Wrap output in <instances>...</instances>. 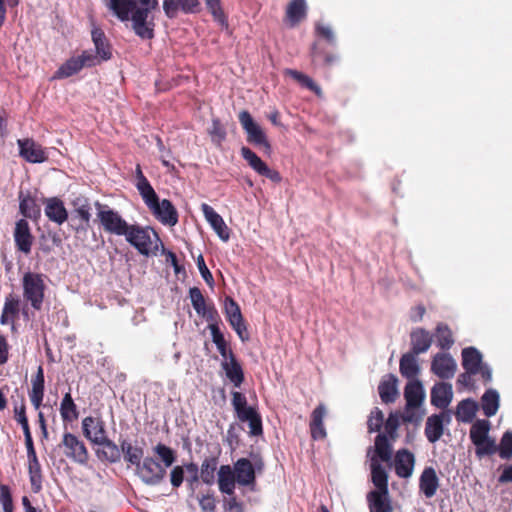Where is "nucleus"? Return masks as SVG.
Wrapping results in <instances>:
<instances>
[{
    "mask_svg": "<svg viewBox=\"0 0 512 512\" xmlns=\"http://www.w3.org/2000/svg\"><path fill=\"white\" fill-rule=\"evenodd\" d=\"M199 505L203 512H215L216 501L213 495L207 494L200 497Z\"/></svg>",
    "mask_w": 512,
    "mask_h": 512,
    "instance_id": "64",
    "label": "nucleus"
},
{
    "mask_svg": "<svg viewBox=\"0 0 512 512\" xmlns=\"http://www.w3.org/2000/svg\"><path fill=\"white\" fill-rule=\"evenodd\" d=\"M457 363L448 353H437L431 362V371L441 379L454 377Z\"/></svg>",
    "mask_w": 512,
    "mask_h": 512,
    "instance_id": "12",
    "label": "nucleus"
},
{
    "mask_svg": "<svg viewBox=\"0 0 512 512\" xmlns=\"http://www.w3.org/2000/svg\"><path fill=\"white\" fill-rule=\"evenodd\" d=\"M14 241L18 250L24 254H29L31 252L33 236L30 232L29 224L25 219H20L16 222Z\"/></svg>",
    "mask_w": 512,
    "mask_h": 512,
    "instance_id": "21",
    "label": "nucleus"
},
{
    "mask_svg": "<svg viewBox=\"0 0 512 512\" xmlns=\"http://www.w3.org/2000/svg\"><path fill=\"white\" fill-rule=\"evenodd\" d=\"M19 199V209L25 217L36 218L39 215V208L37 207L35 200L31 196H24L23 193H20Z\"/></svg>",
    "mask_w": 512,
    "mask_h": 512,
    "instance_id": "49",
    "label": "nucleus"
},
{
    "mask_svg": "<svg viewBox=\"0 0 512 512\" xmlns=\"http://www.w3.org/2000/svg\"><path fill=\"white\" fill-rule=\"evenodd\" d=\"M476 447L475 453L478 458H482L487 455H492L497 451V445L495 440L490 437L481 441L480 444H474Z\"/></svg>",
    "mask_w": 512,
    "mask_h": 512,
    "instance_id": "55",
    "label": "nucleus"
},
{
    "mask_svg": "<svg viewBox=\"0 0 512 512\" xmlns=\"http://www.w3.org/2000/svg\"><path fill=\"white\" fill-rule=\"evenodd\" d=\"M84 436L93 444L107 437L105 423L100 417L87 416L82 420Z\"/></svg>",
    "mask_w": 512,
    "mask_h": 512,
    "instance_id": "14",
    "label": "nucleus"
},
{
    "mask_svg": "<svg viewBox=\"0 0 512 512\" xmlns=\"http://www.w3.org/2000/svg\"><path fill=\"white\" fill-rule=\"evenodd\" d=\"M104 5L121 21L131 20L132 28L142 39L154 37L152 11L158 7L157 0H102Z\"/></svg>",
    "mask_w": 512,
    "mask_h": 512,
    "instance_id": "1",
    "label": "nucleus"
},
{
    "mask_svg": "<svg viewBox=\"0 0 512 512\" xmlns=\"http://www.w3.org/2000/svg\"><path fill=\"white\" fill-rule=\"evenodd\" d=\"M238 484L243 486L253 485L255 482V470L252 463L246 459L241 458L234 464L233 469Z\"/></svg>",
    "mask_w": 512,
    "mask_h": 512,
    "instance_id": "28",
    "label": "nucleus"
},
{
    "mask_svg": "<svg viewBox=\"0 0 512 512\" xmlns=\"http://www.w3.org/2000/svg\"><path fill=\"white\" fill-rule=\"evenodd\" d=\"M207 8L213 15L215 21L220 25L225 26L227 24L226 17L220 5V0H205Z\"/></svg>",
    "mask_w": 512,
    "mask_h": 512,
    "instance_id": "58",
    "label": "nucleus"
},
{
    "mask_svg": "<svg viewBox=\"0 0 512 512\" xmlns=\"http://www.w3.org/2000/svg\"><path fill=\"white\" fill-rule=\"evenodd\" d=\"M154 451L161 458L163 462L162 466L165 467V469L170 467L174 463L175 454L171 448L159 443L155 446Z\"/></svg>",
    "mask_w": 512,
    "mask_h": 512,
    "instance_id": "53",
    "label": "nucleus"
},
{
    "mask_svg": "<svg viewBox=\"0 0 512 512\" xmlns=\"http://www.w3.org/2000/svg\"><path fill=\"white\" fill-rule=\"evenodd\" d=\"M95 62V58H93L89 53H85L83 51L81 55L77 57H71L63 65H61L56 72V77L68 78L77 74L84 67L95 66Z\"/></svg>",
    "mask_w": 512,
    "mask_h": 512,
    "instance_id": "11",
    "label": "nucleus"
},
{
    "mask_svg": "<svg viewBox=\"0 0 512 512\" xmlns=\"http://www.w3.org/2000/svg\"><path fill=\"white\" fill-rule=\"evenodd\" d=\"M64 455L78 464H86L89 458L84 442L76 435L65 432L59 445Z\"/></svg>",
    "mask_w": 512,
    "mask_h": 512,
    "instance_id": "7",
    "label": "nucleus"
},
{
    "mask_svg": "<svg viewBox=\"0 0 512 512\" xmlns=\"http://www.w3.org/2000/svg\"><path fill=\"white\" fill-rule=\"evenodd\" d=\"M239 122L247 133L248 142L263 147L266 151L270 150V144L266 135L259 124H257L249 112L242 111L239 113Z\"/></svg>",
    "mask_w": 512,
    "mask_h": 512,
    "instance_id": "8",
    "label": "nucleus"
},
{
    "mask_svg": "<svg viewBox=\"0 0 512 512\" xmlns=\"http://www.w3.org/2000/svg\"><path fill=\"white\" fill-rule=\"evenodd\" d=\"M398 379L396 376L389 374L379 384L378 391L381 400L384 403H392L398 396Z\"/></svg>",
    "mask_w": 512,
    "mask_h": 512,
    "instance_id": "33",
    "label": "nucleus"
},
{
    "mask_svg": "<svg viewBox=\"0 0 512 512\" xmlns=\"http://www.w3.org/2000/svg\"><path fill=\"white\" fill-rule=\"evenodd\" d=\"M60 414L65 422H72L78 418L77 406L70 393H66L61 401Z\"/></svg>",
    "mask_w": 512,
    "mask_h": 512,
    "instance_id": "45",
    "label": "nucleus"
},
{
    "mask_svg": "<svg viewBox=\"0 0 512 512\" xmlns=\"http://www.w3.org/2000/svg\"><path fill=\"white\" fill-rule=\"evenodd\" d=\"M135 185L148 208L159 199L147 178L140 179V182Z\"/></svg>",
    "mask_w": 512,
    "mask_h": 512,
    "instance_id": "48",
    "label": "nucleus"
},
{
    "mask_svg": "<svg viewBox=\"0 0 512 512\" xmlns=\"http://www.w3.org/2000/svg\"><path fill=\"white\" fill-rule=\"evenodd\" d=\"M92 41L95 46V53L92 50H85V53H89L95 58V66L100 64L102 61H107L111 58V49L107 43V39L103 31L99 28H94L91 32Z\"/></svg>",
    "mask_w": 512,
    "mask_h": 512,
    "instance_id": "18",
    "label": "nucleus"
},
{
    "mask_svg": "<svg viewBox=\"0 0 512 512\" xmlns=\"http://www.w3.org/2000/svg\"><path fill=\"white\" fill-rule=\"evenodd\" d=\"M388 491H371L368 495V501L371 512H391V506L387 499Z\"/></svg>",
    "mask_w": 512,
    "mask_h": 512,
    "instance_id": "39",
    "label": "nucleus"
},
{
    "mask_svg": "<svg viewBox=\"0 0 512 512\" xmlns=\"http://www.w3.org/2000/svg\"><path fill=\"white\" fill-rule=\"evenodd\" d=\"M201 210L206 221L210 224L218 237L222 241L227 242L230 238V231L222 216L206 203L201 205Z\"/></svg>",
    "mask_w": 512,
    "mask_h": 512,
    "instance_id": "16",
    "label": "nucleus"
},
{
    "mask_svg": "<svg viewBox=\"0 0 512 512\" xmlns=\"http://www.w3.org/2000/svg\"><path fill=\"white\" fill-rule=\"evenodd\" d=\"M95 205L98 210L97 216L104 230L117 236H125L130 224L118 212L110 209L108 206L102 205L99 202H96Z\"/></svg>",
    "mask_w": 512,
    "mask_h": 512,
    "instance_id": "4",
    "label": "nucleus"
},
{
    "mask_svg": "<svg viewBox=\"0 0 512 512\" xmlns=\"http://www.w3.org/2000/svg\"><path fill=\"white\" fill-rule=\"evenodd\" d=\"M189 296L192 303V306L196 313L208 321L214 323L217 311L213 306H207L204 296L199 288L193 287L189 290Z\"/></svg>",
    "mask_w": 512,
    "mask_h": 512,
    "instance_id": "22",
    "label": "nucleus"
},
{
    "mask_svg": "<svg viewBox=\"0 0 512 512\" xmlns=\"http://www.w3.org/2000/svg\"><path fill=\"white\" fill-rule=\"evenodd\" d=\"M232 405L237 414V417L243 415V413L247 410L253 409V407L247 406V399L245 395L237 391L232 392Z\"/></svg>",
    "mask_w": 512,
    "mask_h": 512,
    "instance_id": "57",
    "label": "nucleus"
},
{
    "mask_svg": "<svg viewBox=\"0 0 512 512\" xmlns=\"http://www.w3.org/2000/svg\"><path fill=\"white\" fill-rule=\"evenodd\" d=\"M490 422L479 419L473 423L470 429V439L473 444H480L481 441L489 438Z\"/></svg>",
    "mask_w": 512,
    "mask_h": 512,
    "instance_id": "44",
    "label": "nucleus"
},
{
    "mask_svg": "<svg viewBox=\"0 0 512 512\" xmlns=\"http://www.w3.org/2000/svg\"><path fill=\"white\" fill-rule=\"evenodd\" d=\"M126 241L145 256L156 254L161 240L153 228L140 225H130L126 234Z\"/></svg>",
    "mask_w": 512,
    "mask_h": 512,
    "instance_id": "2",
    "label": "nucleus"
},
{
    "mask_svg": "<svg viewBox=\"0 0 512 512\" xmlns=\"http://www.w3.org/2000/svg\"><path fill=\"white\" fill-rule=\"evenodd\" d=\"M221 367L234 387L239 388L244 381V373L233 352H229V359L222 361Z\"/></svg>",
    "mask_w": 512,
    "mask_h": 512,
    "instance_id": "26",
    "label": "nucleus"
},
{
    "mask_svg": "<svg viewBox=\"0 0 512 512\" xmlns=\"http://www.w3.org/2000/svg\"><path fill=\"white\" fill-rule=\"evenodd\" d=\"M95 445L101 446V449L97 451L98 456L110 463L119 462L121 459V446L118 447L116 443L110 440L108 437L104 440L99 441Z\"/></svg>",
    "mask_w": 512,
    "mask_h": 512,
    "instance_id": "36",
    "label": "nucleus"
},
{
    "mask_svg": "<svg viewBox=\"0 0 512 512\" xmlns=\"http://www.w3.org/2000/svg\"><path fill=\"white\" fill-rule=\"evenodd\" d=\"M315 30L316 33L323 37L329 44H336V36L330 25L318 22L315 26Z\"/></svg>",
    "mask_w": 512,
    "mask_h": 512,
    "instance_id": "61",
    "label": "nucleus"
},
{
    "mask_svg": "<svg viewBox=\"0 0 512 512\" xmlns=\"http://www.w3.org/2000/svg\"><path fill=\"white\" fill-rule=\"evenodd\" d=\"M224 307L227 320L231 327L242 341H247L249 336L239 305L232 298L227 297Z\"/></svg>",
    "mask_w": 512,
    "mask_h": 512,
    "instance_id": "9",
    "label": "nucleus"
},
{
    "mask_svg": "<svg viewBox=\"0 0 512 512\" xmlns=\"http://www.w3.org/2000/svg\"><path fill=\"white\" fill-rule=\"evenodd\" d=\"M326 415V408L320 404L314 409L311 415L310 431L314 440H322L326 437V430L323 424Z\"/></svg>",
    "mask_w": 512,
    "mask_h": 512,
    "instance_id": "32",
    "label": "nucleus"
},
{
    "mask_svg": "<svg viewBox=\"0 0 512 512\" xmlns=\"http://www.w3.org/2000/svg\"><path fill=\"white\" fill-rule=\"evenodd\" d=\"M28 473L31 488L34 493H38L42 489V470L40 462L28 464Z\"/></svg>",
    "mask_w": 512,
    "mask_h": 512,
    "instance_id": "50",
    "label": "nucleus"
},
{
    "mask_svg": "<svg viewBox=\"0 0 512 512\" xmlns=\"http://www.w3.org/2000/svg\"><path fill=\"white\" fill-rule=\"evenodd\" d=\"M153 215L164 225L174 226L178 222V213L171 201L159 199L149 208Z\"/></svg>",
    "mask_w": 512,
    "mask_h": 512,
    "instance_id": "13",
    "label": "nucleus"
},
{
    "mask_svg": "<svg viewBox=\"0 0 512 512\" xmlns=\"http://www.w3.org/2000/svg\"><path fill=\"white\" fill-rule=\"evenodd\" d=\"M383 421H384V415H383L382 411L379 410L378 408H375L371 412V414L368 418V421H367L369 432L379 431L383 425Z\"/></svg>",
    "mask_w": 512,
    "mask_h": 512,
    "instance_id": "60",
    "label": "nucleus"
},
{
    "mask_svg": "<svg viewBox=\"0 0 512 512\" xmlns=\"http://www.w3.org/2000/svg\"><path fill=\"white\" fill-rule=\"evenodd\" d=\"M217 466L218 459L216 457H207L203 460L199 469L200 478L203 483L209 486L214 484Z\"/></svg>",
    "mask_w": 512,
    "mask_h": 512,
    "instance_id": "42",
    "label": "nucleus"
},
{
    "mask_svg": "<svg viewBox=\"0 0 512 512\" xmlns=\"http://www.w3.org/2000/svg\"><path fill=\"white\" fill-rule=\"evenodd\" d=\"M372 482L377 490L388 491V475L385 468L375 456H370Z\"/></svg>",
    "mask_w": 512,
    "mask_h": 512,
    "instance_id": "35",
    "label": "nucleus"
},
{
    "mask_svg": "<svg viewBox=\"0 0 512 512\" xmlns=\"http://www.w3.org/2000/svg\"><path fill=\"white\" fill-rule=\"evenodd\" d=\"M236 481V475L230 465L220 466L218 470V486L222 493L232 496Z\"/></svg>",
    "mask_w": 512,
    "mask_h": 512,
    "instance_id": "31",
    "label": "nucleus"
},
{
    "mask_svg": "<svg viewBox=\"0 0 512 512\" xmlns=\"http://www.w3.org/2000/svg\"><path fill=\"white\" fill-rule=\"evenodd\" d=\"M4 314L9 315L12 319L16 320L20 311L19 298L9 295L6 297L3 310Z\"/></svg>",
    "mask_w": 512,
    "mask_h": 512,
    "instance_id": "56",
    "label": "nucleus"
},
{
    "mask_svg": "<svg viewBox=\"0 0 512 512\" xmlns=\"http://www.w3.org/2000/svg\"><path fill=\"white\" fill-rule=\"evenodd\" d=\"M288 75H290L293 79H295L297 82H299L302 86L308 88L309 90L315 92L317 95H320L321 89L318 85L314 83V81L307 75L298 72L296 70H287L286 72Z\"/></svg>",
    "mask_w": 512,
    "mask_h": 512,
    "instance_id": "52",
    "label": "nucleus"
},
{
    "mask_svg": "<svg viewBox=\"0 0 512 512\" xmlns=\"http://www.w3.org/2000/svg\"><path fill=\"white\" fill-rule=\"evenodd\" d=\"M407 409H415L422 405L425 399V390L420 380L408 381L404 389Z\"/></svg>",
    "mask_w": 512,
    "mask_h": 512,
    "instance_id": "23",
    "label": "nucleus"
},
{
    "mask_svg": "<svg viewBox=\"0 0 512 512\" xmlns=\"http://www.w3.org/2000/svg\"><path fill=\"white\" fill-rule=\"evenodd\" d=\"M499 456L502 459H510L512 457V432L510 431L505 432L501 438Z\"/></svg>",
    "mask_w": 512,
    "mask_h": 512,
    "instance_id": "59",
    "label": "nucleus"
},
{
    "mask_svg": "<svg viewBox=\"0 0 512 512\" xmlns=\"http://www.w3.org/2000/svg\"><path fill=\"white\" fill-rule=\"evenodd\" d=\"M417 356L412 353L403 354L400 363L399 370L403 377L407 378L409 381L418 380L417 376L420 373V366L417 360Z\"/></svg>",
    "mask_w": 512,
    "mask_h": 512,
    "instance_id": "30",
    "label": "nucleus"
},
{
    "mask_svg": "<svg viewBox=\"0 0 512 512\" xmlns=\"http://www.w3.org/2000/svg\"><path fill=\"white\" fill-rule=\"evenodd\" d=\"M19 154L27 162L42 163L47 160L45 150L32 139H19Z\"/></svg>",
    "mask_w": 512,
    "mask_h": 512,
    "instance_id": "15",
    "label": "nucleus"
},
{
    "mask_svg": "<svg viewBox=\"0 0 512 512\" xmlns=\"http://www.w3.org/2000/svg\"><path fill=\"white\" fill-rule=\"evenodd\" d=\"M307 16L305 0H291L286 8L285 21L290 27H295Z\"/></svg>",
    "mask_w": 512,
    "mask_h": 512,
    "instance_id": "29",
    "label": "nucleus"
},
{
    "mask_svg": "<svg viewBox=\"0 0 512 512\" xmlns=\"http://www.w3.org/2000/svg\"><path fill=\"white\" fill-rule=\"evenodd\" d=\"M45 215L47 218L58 224L62 225L68 218V212L64 206L63 201L59 198L52 197L45 200Z\"/></svg>",
    "mask_w": 512,
    "mask_h": 512,
    "instance_id": "24",
    "label": "nucleus"
},
{
    "mask_svg": "<svg viewBox=\"0 0 512 512\" xmlns=\"http://www.w3.org/2000/svg\"><path fill=\"white\" fill-rule=\"evenodd\" d=\"M478 410V404L472 399H464L460 401L456 407L455 417L458 422H471Z\"/></svg>",
    "mask_w": 512,
    "mask_h": 512,
    "instance_id": "37",
    "label": "nucleus"
},
{
    "mask_svg": "<svg viewBox=\"0 0 512 512\" xmlns=\"http://www.w3.org/2000/svg\"><path fill=\"white\" fill-rule=\"evenodd\" d=\"M462 365L468 374H480L485 382L492 380V370L483 363L482 354L476 348L467 347L462 350Z\"/></svg>",
    "mask_w": 512,
    "mask_h": 512,
    "instance_id": "5",
    "label": "nucleus"
},
{
    "mask_svg": "<svg viewBox=\"0 0 512 512\" xmlns=\"http://www.w3.org/2000/svg\"><path fill=\"white\" fill-rule=\"evenodd\" d=\"M72 205L74 208V211L77 213L78 217L86 224L88 225L91 219V207L89 204V201L86 197L78 195L76 196L73 201Z\"/></svg>",
    "mask_w": 512,
    "mask_h": 512,
    "instance_id": "47",
    "label": "nucleus"
},
{
    "mask_svg": "<svg viewBox=\"0 0 512 512\" xmlns=\"http://www.w3.org/2000/svg\"><path fill=\"white\" fill-rule=\"evenodd\" d=\"M209 133L212 137V140L218 144L225 138V131L221 126L220 121L217 119H213Z\"/></svg>",
    "mask_w": 512,
    "mask_h": 512,
    "instance_id": "63",
    "label": "nucleus"
},
{
    "mask_svg": "<svg viewBox=\"0 0 512 512\" xmlns=\"http://www.w3.org/2000/svg\"><path fill=\"white\" fill-rule=\"evenodd\" d=\"M415 466V456L407 449H400L394 457L395 473L400 478L412 476Z\"/></svg>",
    "mask_w": 512,
    "mask_h": 512,
    "instance_id": "19",
    "label": "nucleus"
},
{
    "mask_svg": "<svg viewBox=\"0 0 512 512\" xmlns=\"http://www.w3.org/2000/svg\"><path fill=\"white\" fill-rule=\"evenodd\" d=\"M241 154L243 158L248 162V164L259 174L266 166V164L251 149L247 147H243L241 149Z\"/></svg>",
    "mask_w": 512,
    "mask_h": 512,
    "instance_id": "54",
    "label": "nucleus"
},
{
    "mask_svg": "<svg viewBox=\"0 0 512 512\" xmlns=\"http://www.w3.org/2000/svg\"><path fill=\"white\" fill-rule=\"evenodd\" d=\"M439 488V478L433 467H426L419 478V489L426 498H432Z\"/></svg>",
    "mask_w": 512,
    "mask_h": 512,
    "instance_id": "25",
    "label": "nucleus"
},
{
    "mask_svg": "<svg viewBox=\"0 0 512 512\" xmlns=\"http://www.w3.org/2000/svg\"><path fill=\"white\" fill-rule=\"evenodd\" d=\"M199 0H164L163 10L165 15L173 19L177 16L179 11L186 14L196 13L200 10Z\"/></svg>",
    "mask_w": 512,
    "mask_h": 512,
    "instance_id": "17",
    "label": "nucleus"
},
{
    "mask_svg": "<svg viewBox=\"0 0 512 512\" xmlns=\"http://www.w3.org/2000/svg\"><path fill=\"white\" fill-rule=\"evenodd\" d=\"M238 419L241 422H248L251 435L258 436V435L262 434L261 417L259 416V414L256 412V410L254 408L244 412L243 415H240V417H238Z\"/></svg>",
    "mask_w": 512,
    "mask_h": 512,
    "instance_id": "46",
    "label": "nucleus"
},
{
    "mask_svg": "<svg viewBox=\"0 0 512 512\" xmlns=\"http://www.w3.org/2000/svg\"><path fill=\"white\" fill-rule=\"evenodd\" d=\"M121 456L124 460L133 466H137L143 458V449L139 446H134L129 440H122L120 442Z\"/></svg>",
    "mask_w": 512,
    "mask_h": 512,
    "instance_id": "40",
    "label": "nucleus"
},
{
    "mask_svg": "<svg viewBox=\"0 0 512 512\" xmlns=\"http://www.w3.org/2000/svg\"><path fill=\"white\" fill-rule=\"evenodd\" d=\"M451 411L446 410L429 416L425 424V436L431 443L437 442L443 435L444 424H450Z\"/></svg>",
    "mask_w": 512,
    "mask_h": 512,
    "instance_id": "10",
    "label": "nucleus"
},
{
    "mask_svg": "<svg viewBox=\"0 0 512 512\" xmlns=\"http://www.w3.org/2000/svg\"><path fill=\"white\" fill-rule=\"evenodd\" d=\"M15 419L21 425L24 434H29L30 428L28 424V419L25 412V405L21 404L20 406L14 407Z\"/></svg>",
    "mask_w": 512,
    "mask_h": 512,
    "instance_id": "62",
    "label": "nucleus"
},
{
    "mask_svg": "<svg viewBox=\"0 0 512 512\" xmlns=\"http://www.w3.org/2000/svg\"><path fill=\"white\" fill-rule=\"evenodd\" d=\"M500 403V395L495 389H488L481 397V407L483 413L486 417L494 416L498 409Z\"/></svg>",
    "mask_w": 512,
    "mask_h": 512,
    "instance_id": "38",
    "label": "nucleus"
},
{
    "mask_svg": "<svg viewBox=\"0 0 512 512\" xmlns=\"http://www.w3.org/2000/svg\"><path fill=\"white\" fill-rule=\"evenodd\" d=\"M431 404L439 409H446L453 400V388L450 383L437 382L431 388Z\"/></svg>",
    "mask_w": 512,
    "mask_h": 512,
    "instance_id": "20",
    "label": "nucleus"
},
{
    "mask_svg": "<svg viewBox=\"0 0 512 512\" xmlns=\"http://www.w3.org/2000/svg\"><path fill=\"white\" fill-rule=\"evenodd\" d=\"M411 352L419 355L428 351L432 344V335L423 328L414 329L410 334Z\"/></svg>",
    "mask_w": 512,
    "mask_h": 512,
    "instance_id": "27",
    "label": "nucleus"
},
{
    "mask_svg": "<svg viewBox=\"0 0 512 512\" xmlns=\"http://www.w3.org/2000/svg\"><path fill=\"white\" fill-rule=\"evenodd\" d=\"M136 475L149 486L160 484L166 476V469L152 457H146L136 466Z\"/></svg>",
    "mask_w": 512,
    "mask_h": 512,
    "instance_id": "6",
    "label": "nucleus"
},
{
    "mask_svg": "<svg viewBox=\"0 0 512 512\" xmlns=\"http://www.w3.org/2000/svg\"><path fill=\"white\" fill-rule=\"evenodd\" d=\"M31 383L32 388L29 392L30 401L34 408L38 410L44 397V372L41 366L38 367L37 373Z\"/></svg>",
    "mask_w": 512,
    "mask_h": 512,
    "instance_id": "34",
    "label": "nucleus"
},
{
    "mask_svg": "<svg viewBox=\"0 0 512 512\" xmlns=\"http://www.w3.org/2000/svg\"><path fill=\"white\" fill-rule=\"evenodd\" d=\"M208 328L212 336V341L216 345L217 350L219 351L222 357V361L229 359V352L232 351L228 349V344L224 338L223 333L220 331L218 325L216 323H210Z\"/></svg>",
    "mask_w": 512,
    "mask_h": 512,
    "instance_id": "43",
    "label": "nucleus"
},
{
    "mask_svg": "<svg viewBox=\"0 0 512 512\" xmlns=\"http://www.w3.org/2000/svg\"><path fill=\"white\" fill-rule=\"evenodd\" d=\"M23 297L33 309L41 310L46 289L44 276L35 272H26L22 278Z\"/></svg>",
    "mask_w": 512,
    "mask_h": 512,
    "instance_id": "3",
    "label": "nucleus"
},
{
    "mask_svg": "<svg viewBox=\"0 0 512 512\" xmlns=\"http://www.w3.org/2000/svg\"><path fill=\"white\" fill-rule=\"evenodd\" d=\"M378 460L389 462L392 457V447L386 434L380 433L375 439L374 454Z\"/></svg>",
    "mask_w": 512,
    "mask_h": 512,
    "instance_id": "41",
    "label": "nucleus"
},
{
    "mask_svg": "<svg viewBox=\"0 0 512 512\" xmlns=\"http://www.w3.org/2000/svg\"><path fill=\"white\" fill-rule=\"evenodd\" d=\"M436 339L437 344L441 349H449L454 343L450 329L446 325L442 324L437 326Z\"/></svg>",
    "mask_w": 512,
    "mask_h": 512,
    "instance_id": "51",
    "label": "nucleus"
}]
</instances>
